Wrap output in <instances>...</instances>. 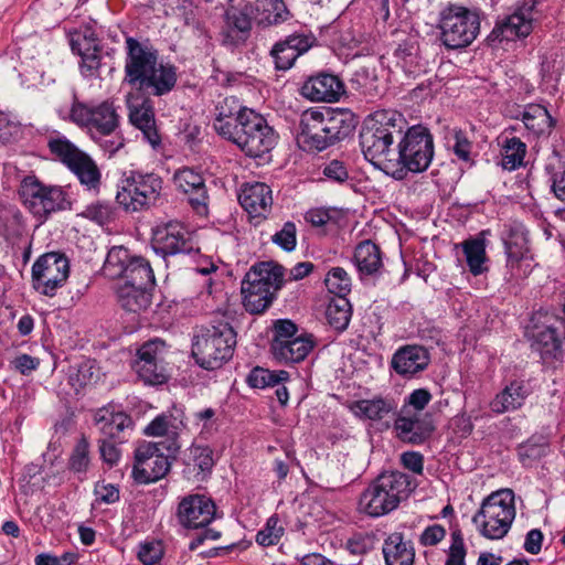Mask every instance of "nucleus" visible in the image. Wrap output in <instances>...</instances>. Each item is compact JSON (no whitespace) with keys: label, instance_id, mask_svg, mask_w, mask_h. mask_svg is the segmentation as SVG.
Instances as JSON below:
<instances>
[{"label":"nucleus","instance_id":"obj_1","mask_svg":"<svg viewBox=\"0 0 565 565\" xmlns=\"http://www.w3.org/2000/svg\"><path fill=\"white\" fill-rule=\"evenodd\" d=\"M407 126L404 116L396 110H377L364 120L360 134V145L364 157L376 168L383 170H393L396 161H392L393 141L396 137H402Z\"/></svg>","mask_w":565,"mask_h":565},{"label":"nucleus","instance_id":"obj_2","mask_svg":"<svg viewBox=\"0 0 565 565\" xmlns=\"http://www.w3.org/2000/svg\"><path fill=\"white\" fill-rule=\"evenodd\" d=\"M414 487L411 477L404 472H384L363 490L359 510L372 518L386 515L408 498Z\"/></svg>","mask_w":565,"mask_h":565},{"label":"nucleus","instance_id":"obj_3","mask_svg":"<svg viewBox=\"0 0 565 565\" xmlns=\"http://www.w3.org/2000/svg\"><path fill=\"white\" fill-rule=\"evenodd\" d=\"M402 136L397 152L392 154V161H396L397 166L386 172L396 180L404 179L407 172L426 171L434 157V139L426 127H406Z\"/></svg>","mask_w":565,"mask_h":565},{"label":"nucleus","instance_id":"obj_4","mask_svg":"<svg viewBox=\"0 0 565 565\" xmlns=\"http://www.w3.org/2000/svg\"><path fill=\"white\" fill-rule=\"evenodd\" d=\"M163 180L153 172L129 171L118 184L116 202L126 212L137 213L157 206L162 198Z\"/></svg>","mask_w":565,"mask_h":565},{"label":"nucleus","instance_id":"obj_5","mask_svg":"<svg viewBox=\"0 0 565 565\" xmlns=\"http://www.w3.org/2000/svg\"><path fill=\"white\" fill-rule=\"evenodd\" d=\"M235 344L234 328L227 321H220L194 337L192 355L201 367L215 370L232 358Z\"/></svg>","mask_w":565,"mask_h":565},{"label":"nucleus","instance_id":"obj_6","mask_svg":"<svg viewBox=\"0 0 565 565\" xmlns=\"http://www.w3.org/2000/svg\"><path fill=\"white\" fill-rule=\"evenodd\" d=\"M514 518V493L510 489H501L482 501L472 522L482 536L500 540L508 534Z\"/></svg>","mask_w":565,"mask_h":565},{"label":"nucleus","instance_id":"obj_7","mask_svg":"<svg viewBox=\"0 0 565 565\" xmlns=\"http://www.w3.org/2000/svg\"><path fill=\"white\" fill-rule=\"evenodd\" d=\"M278 135L259 114L244 111L239 126L227 139L235 143L246 156L260 158L270 152L277 143Z\"/></svg>","mask_w":565,"mask_h":565},{"label":"nucleus","instance_id":"obj_8","mask_svg":"<svg viewBox=\"0 0 565 565\" xmlns=\"http://www.w3.org/2000/svg\"><path fill=\"white\" fill-rule=\"evenodd\" d=\"M280 267L263 263L254 266L242 282L243 305L250 313H262L271 303L274 294L280 288Z\"/></svg>","mask_w":565,"mask_h":565},{"label":"nucleus","instance_id":"obj_9","mask_svg":"<svg viewBox=\"0 0 565 565\" xmlns=\"http://www.w3.org/2000/svg\"><path fill=\"white\" fill-rule=\"evenodd\" d=\"M439 29L443 44L456 50L472 43L479 33L480 21L468 8L450 3L440 11Z\"/></svg>","mask_w":565,"mask_h":565},{"label":"nucleus","instance_id":"obj_10","mask_svg":"<svg viewBox=\"0 0 565 565\" xmlns=\"http://www.w3.org/2000/svg\"><path fill=\"white\" fill-rule=\"evenodd\" d=\"M19 193L25 207L40 220H44L51 213L64 210L68 205L65 192L61 186L45 185L35 177L24 178Z\"/></svg>","mask_w":565,"mask_h":565},{"label":"nucleus","instance_id":"obj_11","mask_svg":"<svg viewBox=\"0 0 565 565\" xmlns=\"http://www.w3.org/2000/svg\"><path fill=\"white\" fill-rule=\"evenodd\" d=\"M49 148L77 177L87 190L98 191L100 171L95 161L65 138L50 140Z\"/></svg>","mask_w":565,"mask_h":565},{"label":"nucleus","instance_id":"obj_12","mask_svg":"<svg viewBox=\"0 0 565 565\" xmlns=\"http://www.w3.org/2000/svg\"><path fill=\"white\" fill-rule=\"evenodd\" d=\"M119 115L109 100L96 106H89L75 99L68 113V119L81 128L87 129L92 135H113L119 126Z\"/></svg>","mask_w":565,"mask_h":565},{"label":"nucleus","instance_id":"obj_13","mask_svg":"<svg viewBox=\"0 0 565 565\" xmlns=\"http://www.w3.org/2000/svg\"><path fill=\"white\" fill-rule=\"evenodd\" d=\"M70 275V262L60 253L52 252L40 256L32 265L33 288L47 297L56 295Z\"/></svg>","mask_w":565,"mask_h":565},{"label":"nucleus","instance_id":"obj_14","mask_svg":"<svg viewBox=\"0 0 565 565\" xmlns=\"http://www.w3.org/2000/svg\"><path fill=\"white\" fill-rule=\"evenodd\" d=\"M151 243L153 250L163 257L199 250L191 232L175 220L158 223L152 228Z\"/></svg>","mask_w":565,"mask_h":565},{"label":"nucleus","instance_id":"obj_15","mask_svg":"<svg viewBox=\"0 0 565 565\" xmlns=\"http://www.w3.org/2000/svg\"><path fill=\"white\" fill-rule=\"evenodd\" d=\"M160 445L143 441L135 450L132 477L138 483L156 482L170 470L169 457L161 452Z\"/></svg>","mask_w":565,"mask_h":565},{"label":"nucleus","instance_id":"obj_16","mask_svg":"<svg viewBox=\"0 0 565 565\" xmlns=\"http://www.w3.org/2000/svg\"><path fill=\"white\" fill-rule=\"evenodd\" d=\"M125 82L135 86L141 79H149L159 63L157 51L134 38L126 39Z\"/></svg>","mask_w":565,"mask_h":565},{"label":"nucleus","instance_id":"obj_17","mask_svg":"<svg viewBox=\"0 0 565 565\" xmlns=\"http://www.w3.org/2000/svg\"><path fill=\"white\" fill-rule=\"evenodd\" d=\"M216 516L215 503L203 494L184 497L177 510L179 523L186 529L207 526Z\"/></svg>","mask_w":565,"mask_h":565},{"label":"nucleus","instance_id":"obj_18","mask_svg":"<svg viewBox=\"0 0 565 565\" xmlns=\"http://www.w3.org/2000/svg\"><path fill=\"white\" fill-rule=\"evenodd\" d=\"M184 429V413L181 408L173 407L153 418L143 433L147 436L167 437L164 447L170 454H174L181 448L179 439Z\"/></svg>","mask_w":565,"mask_h":565},{"label":"nucleus","instance_id":"obj_19","mask_svg":"<svg viewBox=\"0 0 565 565\" xmlns=\"http://www.w3.org/2000/svg\"><path fill=\"white\" fill-rule=\"evenodd\" d=\"M535 19L534 3L525 1L515 11L498 22L490 34L492 41H513L527 36L533 29Z\"/></svg>","mask_w":565,"mask_h":565},{"label":"nucleus","instance_id":"obj_20","mask_svg":"<svg viewBox=\"0 0 565 565\" xmlns=\"http://www.w3.org/2000/svg\"><path fill=\"white\" fill-rule=\"evenodd\" d=\"M94 423L103 438L119 444L126 441L134 430L132 418L113 405L98 408L94 414Z\"/></svg>","mask_w":565,"mask_h":565},{"label":"nucleus","instance_id":"obj_21","mask_svg":"<svg viewBox=\"0 0 565 565\" xmlns=\"http://www.w3.org/2000/svg\"><path fill=\"white\" fill-rule=\"evenodd\" d=\"M175 188L188 196L192 209L200 215L207 213L209 195L203 177L190 168H183L173 174Z\"/></svg>","mask_w":565,"mask_h":565},{"label":"nucleus","instance_id":"obj_22","mask_svg":"<svg viewBox=\"0 0 565 565\" xmlns=\"http://www.w3.org/2000/svg\"><path fill=\"white\" fill-rule=\"evenodd\" d=\"M397 437L408 444L419 445L427 440L435 429L428 416L422 417L417 413L402 407L394 423Z\"/></svg>","mask_w":565,"mask_h":565},{"label":"nucleus","instance_id":"obj_23","mask_svg":"<svg viewBox=\"0 0 565 565\" xmlns=\"http://www.w3.org/2000/svg\"><path fill=\"white\" fill-rule=\"evenodd\" d=\"M326 128L318 110H307L301 115L299 122V132L297 135L298 145L308 151H321L331 146Z\"/></svg>","mask_w":565,"mask_h":565},{"label":"nucleus","instance_id":"obj_24","mask_svg":"<svg viewBox=\"0 0 565 565\" xmlns=\"http://www.w3.org/2000/svg\"><path fill=\"white\" fill-rule=\"evenodd\" d=\"M127 106L129 109L130 122L138 128L143 138L153 147L160 145L161 137L157 129L154 111L151 103L148 99H143L138 103V97L130 93L126 97Z\"/></svg>","mask_w":565,"mask_h":565},{"label":"nucleus","instance_id":"obj_25","mask_svg":"<svg viewBox=\"0 0 565 565\" xmlns=\"http://www.w3.org/2000/svg\"><path fill=\"white\" fill-rule=\"evenodd\" d=\"M344 92L342 81L338 76L328 73L310 77L301 87L302 96L312 102H338Z\"/></svg>","mask_w":565,"mask_h":565},{"label":"nucleus","instance_id":"obj_26","mask_svg":"<svg viewBox=\"0 0 565 565\" xmlns=\"http://www.w3.org/2000/svg\"><path fill=\"white\" fill-rule=\"evenodd\" d=\"M252 110L243 107L236 97H225L215 105L213 128L221 137L227 140L239 126L242 114Z\"/></svg>","mask_w":565,"mask_h":565},{"label":"nucleus","instance_id":"obj_27","mask_svg":"<svg viewBox=\"0 0 565 565\" xmlns=\"http://www.w3.org/2000/svg\"><path fill=\"white\" fill-rule=\"evenodd\" d=\"M529 385L523 380H513L490 401L489 407L497 415L520 409L529 395Z\"/></svg>","mask_w":565,"mask_h":565},{"label":"nucleus","instance_id":"obj_28","mask_svg":"<svg viewBox=\"0 0 565 565\" xmlns=\"http://www.w3.org/2000/svg\"><path fill=\"white\" fill-rule=\"evenodd\" d=\"M238 200L241 205L252 217L265 218L273 206L271 190L267 184L262 182L246 184Z\"/></svg>","mask_w":565,"mask_h":565},{"label":"nucleus","instance_id":"obj_29","mask_svg":"<svg viewBox=\"0 0 565 565\" xmlns=\"http://www.w3.org/2000/svg\"><path fill=\"white\" fill-rule=\"evenodd\" d=\"M429 364V353L420 345H406L399 349L392 359L396 373L405 376L414 375L425 370Z\"/></svg>","mask_w":565,"mask_h":565},{"label":"nucleus","instance_id":"obj_30","mask_svg":"<svg viewBox=\"0 0 565 565\" xmlns=\"http://www.w3.org/2000/svg\"><path fill=\"white\" fill-rule=\"evenodd\" d=\"M328 138L333 145L335 141L341 140L349 136L354 129V119L351 111L347 109H324L318 110Z\"/></svg>","mask_w":565,"mask_h":565},{"label":"nucleus","instance_id":"obj_31","mask_svg":"<svg viewBox=\"0 0 565 565\" xmlns=\"http://www.w3.org/2000/svg\"><path fill=\"white\" fill-rule=\"evenodd\" d=\"M383 555L386 565H413L415 550L411 541H405L402 533L390 534L383 543Z\"/></svg>","mask_w":565,"mask_h":565},{"label":"nucleus","instance_id":"obj_32","mask_svg":"<svg viewBox=\"0 0 565 565\" xmlns=\"http://www.w3.org/2000/svg\"><path fill=\"white\" fill-rule=\"evenodd\" d=\"M184 463L185 477L202 481L214 466L213 451L205 446H192L185 455Z\"/></svg>","mask_w":565,"mask_h":565},{"label":"nucleus","instance_id":"obj_33","mask_svg":"<svg viewBox=\"0 0 565 565\" xmlns=\"http://www.w3.org/2000/svg\"><path fill=\"white\" fill-rule=\"evenodd\" d=\"M315 347L312 334L302 333L271 349L274 356L287 363H298L307 358Z\"/></svg>","mask_w":565,"mask_h":565},{"label":"nucleus","instance_id":"obj_34","mask_svg":"<svg viewBox=\"0 0 565 565\" xmlns=\"http://www.w3.org/2000/svg\"><path fill=\"white\" fill-rule=\"evenodd\" d=\"M533 348L540 353L546 364L561 362L563 359L562 342L556 329L546 327L534 335Z\"/></svg>","mask_w":565,"mask_h":565},{"label":"nucleus","instance_id":"obj_35","mask_svg":"<svg viewBox=\"0 0 565 565\" xmlns=\"http://www.w3.org/2000/svg\"><path fill=\"white\" fill-rule=\"evenodd\" d=\"M149 79H141L136 87L139 89H151L156 96L169 93L177 83L175 67L170 64L158 63L153 67Z\"/></svg>","mask_w":565,"mask_h":565},{"label":"nucleus","instance_id":"obj_36","mask_svg":"<svg viewBox=\"0 0 565 565\" xmlns=\"http://www.w3.org/2000/svg\"><path fill=\"white\" fill-rule=\"evenodd\" d=\"M461 248L469 271L473 276H479L488 270L486 242L481 237H471L462 243L456 245V248Z\"/></svg>","mask_w":565,"mask_h":565},{"label":"nucleus","instance_id":"obj_37","mask_svg":"<svg viewBox=\"0 0 565 565\" xmlns=\"http://www.w3.org/2000/svg\"><path fill=\"white\" fill-rule=\"evenodd\" d=\"M117 298L121 308L130 312L145 310L151 303L150 289L136 285L121 284L117 289Z\"/></svg>","mask_w":565,"mask_h":565},{"label":"nucleus","instance_id":"obj_38","mask_svg":"<svg viewBox=\"0 0 565 565\" xmlns=\"http://www.w3.org/2000/svg\"><path fill=\"white\" fill-rule=\"evenodd\" d=\"M522 120L525 127L535 136L550 135L554 126V119L547 109L539 104H530L525 107Z\"/></svg>","mask_w":565,"mask_h":565},{"label":"nucleus","instance_id":"obj_39","mask_svg":"<svg viewBox=\"0 0 565 565\" xmlns=\"http://www.w3.org/2000/svg\"><path fill=\"white\" fill-rule=\"evenodd\" d=\"M395 408L394 401L387 398L361 399L354 402L351 406L355 416L370 420H381L394 412Z\"/></svg>","mask_w":565,"mask_h":565},{"label":"nucleus","instance_id":"obj_40","mask_svg":"<svg viewBox=\"0 0 565 565\" xmlns=\"http://www.w3.org/2000/svg\"><path fill=\"white\" fill-rule=\"evenodd\" d=\"M125 285H136L151 289L154 285V274L148 260L140 256H134L122 276Z\"/></svg>","mask_w":565,"mask_h":565},{"label":"nucleus","instance_id":"obj_41","mask_svg":"<svg viewBox=\"0 0 565 565\" xmlns=\"http://www.w3.org/2000/svg\"><path fill=\"white\" fill-rule=\"evenodd\" d=\"M354 260L362 274L372 275L382 265L380 248L371 241H364L356 246Z\"/></svg>","mask_w":565,"mask_h":565},{"label":"nucleus","instance_id":"obj_42","mask_svg":"<svg viewBox=\"0 0 565 565\" xmlns=\"http://www.w3.org/2000/svg\"><path fill=\"white\" fill-rule=\"evenodd\" d=\"M351 315V303L347 297L331 299L326 309V319L337 331H344L348 328Z\"/></svg>","mask_w":565,"mask_h":565},{"label":"nucleus","instance_id":"obj_43","mask_svg":"<svg viewBox=\"0 0 565 565\" xmlns=\"http://www.w3.org/2000/svg\"><path fill=\"white\" fill-rule=\"evenodd\" d=\"M134 256L124 246H114L107 254L104 270L111 278H122Z\"/></svg>","mask_w":565,"mask_h":565},{"label":"nucleus","instance_id":"obj_44","mask_svg":"<svg viewBox=\"0 0 565 565\" xmlns=\"http://www.w3.org/2000/svg\"><path fill=\"white\" fill-rule=\"evenodd\" d=\"M526 146L519 138H507L502 146V167L505 170H514L522 166Z\"/></svg>","mask_w":565,"mask_h":565},{"label":"nucleus","instance_id":"obj_45","mask_svg":"<svg viewBox=\"0 0 565 565\" xmlns=\"http://www.w3.org/2000/svg\"><path fill=\"white\" fill-rule=\"evenodd\" d=\"M289 377L286 371L271 372L263 367H255L247 376V383L255 388H265L275 386L285 382Z\"/></svg>","mask_w":565,"mask_h":565},{"label":"nucleus","instance_id":"obj_46","mask_svg":"<svg viewBox=\"0 0 565 565\" xmlns=\"http://www.w3.org/2000/svg\"><path fill=\"white\" fill-rule=\"evenodd\" d=\"M508 266L512 269L526 259L529 253L527 239L524 234H511L504 242Z\"/></svg>","mask_w":565,"mask_h":565},{"label":"nucleus","instance_id":"obj_47","mask_svg":"<svg viewBox=\"0 0 565 565\" xmlns=\"http://www.w3.org/2000/svg\"><path fill=\"white\" fill-rule=\"evenodd\" d=\"M324 284L327 289L337 297H345L351 290V278L341 267L331 268Z\"/></svg>","mask_w":565,"mask_h":565},{"label":"nucleus","instance_id":"obj_48","mask_svg":"<svg viewBox=\"0 0 565 565\" xmlns=\"http://www.w3.org/2000/svg\"><path fill=\"white\" fill-rule=\"evenodd\" d=\"M136 372L146 384H161L167 379L162 363L150 360H137Z\"/></svg>","mask_w":565,"mask_h":565},{"label":"nucleus","instance_id":"obj_49","mask_svg":"<svg viewBox=\"0 0 565 565\" xmlns=\"http://www.w3.org/2000/svg\"><path fill=\"white\" fill-rule=\"evenodd\" d=\"M274 337L271 340L270 349L276 348L278 343H286L288 340L297 338L298 328L289 319H279L274 322L273 327Z\"/></svg>","mask_w":565,"mask_h":565},{"label":"nucleus","instance_id":"obj_50","mask_svg":"<svg viewBox=\"0 0 565 565\" xmlns=\"http://www.w3.org/2000/svg\"><path fill=\"white\" fill-rule=\"evenodd\" d=\"M278 523L279 521L276 516H270L267 520L266 526L257 533L256 542L262 546L277 544L284 534V529Z\"/></svg>","mask_w":565,"mask_h":565},{"label":"nucleus","instance_id":"obj_51","mask_svg":"<svg viewBox=\"0 0 565 565\" xmlns=\"http://www.w3.org/2000/svg\"><path fill=\"white\" fill-rule=\"evenodd\" d=\"M271 56L274 57L276 68L286 71L294 65L299 55L295 50L288 46L287 43L281 41L276 43L273 47Z\"/></svg>","mask_w":565,"mask_h":565},{"label":"nucleus","instance_id":"obj_52","mask_svg":"<svg viewBox=\"0 0 565 565\" xmlns=\"http://www.w3.org/2000/svg\"><path fill=\"white\" fill-rule=\"evenodd\" d=\"M467 550L465 546L462 534L459 530L451 533V544L448 550L447 561L445 565H466Z\"/></svg>","mask_w":565,"mask_h":565},{"label":"nucleus","instance_id":"obj_53","mask_svg":"<svg viewBox=\"0 0 565 565\" xmlns=\"http://www.w3.org/2000/svg\"><path fill=\"white\" fill-rule=\"evenodd\" d=\"M82 215L86 218H89L97 224H106L114 216L113 206L106 202H96L93 203L83 211Z\"/></svg>","mask_w":565,"mask_h":565},{"label":"nucleus","instance_id":"obj_54","mask_svg":"<svg viewBox=\"0 0 565 565\" xmlns=\"http://www.w3.org/2000/svg\"><path fill=\"white\" fill-rule=\"evenodd\" d=\"M264 11L268 12L267 21L269 24L284 22L289 17V11L284 0H259Z\"/></svg>","mask_w":565,"mask_h":565},{"label":"nucleus","instance_id":"obj_55","mask_svg":"<svg viewBox=\"0 0 565 565\" xmlns=\"http://www.w3.org/2000/svg\"><path fill=\"white\" fill-rule=\"evenodd\" d=\"M273 242L286 252L294 250L297 244L295 223L286 222L282 228L273 236Z\"/></svg>","mask_w":565,"mask_h":565},{"label":"nucleus","instance_id":"obj_56","mask_svg":"<svg viewBox=\"0 0 565 565\" xmlns=\"http://www.w3.org/2000/svg\"><path fill=\"white\" fill-rule=\"evenodd\" d=\"M164 350V341L160 339L150 340L138 350V360H150L152 362L162 363Z\"/></svg>","mask_w":565,"mask_h":565},{"label":"nucleus","instance_id":"obj_57","mask_svg":"<svg viewBox=\"0 0 565 565\" xmlns=\"http://www.w3.org/2000/svg\"><path fill=\"white\" fill-rule=\"evenodd\" d=\"M163 556V548L160 542H147L139 546L138 558L145 565H154Z\"/></svg>","mask_w":565,"mask_h":565},{"label":"nucleus","instance_id":"obj_58","mask_svg":"<svg viewBox=\"0 0 565 565\" xmlns=\"http://www.w3.org/2000/svg\"><path fill=\"white\" fill-rule=\"evenodd\" d=\"M85 42L88 47L82 50L81 44H77L75 41H73L72 50L82 56V63L84 67L89 71L97 70L99 66V50L95 44L90 45V43H88L86 40Z\"/></svg>","mask_w":565,"mask_h":565},{"label":"nucleus","instance_id":"obj_59","mask_svg":"<svg viewBox=\"0 0 565 565\" xmlns=\"http://www.w3.org/2000/svg\"><path fill=\"white\" fill-rule=\"evenodd\" d=\"M88 462V443L85 439H81L71 456L70 467L72 470L81 472L87 468Z\"/></svg>","mask_w":565,"mask_h":565},{"label":"nucleus","instance_id":"obj_60","mask_svg":"<svg viewBox=\"0 0 565 565\" xmlns=\"http://www.w3.org/2000/svg\"><path fill=\"white\" fill-rule=\"evenodd\" d=\"M117 444L119 443L113 439H106L103 437L98 439L102 459L109 466L116 465L120 458V450L117 447Z\"/></svg>","mask_w":565,"mask_h":565},{"label":"nucleus","instance_id":"obj_61","mask_svg":"<svg viewBox=\"0 0 565 565\" xmlns=\"http://www.w3.org/2000/svg\"><path fill=\"white\" fill-rule=\"evenodd\" d=\"M431 397L430 392L426 388L414 390L406 398L403 407H406V409L412 407L416 412H422L429 404Z\"/></svg>","mask_w":565,"mask_h":565},{"label":"nucleus","instance_id":"obj_62","mask_svg":"<svg viewBox=\"0 0 565 565\" xmlns=\"http://www.w3.org/2000/svg\"><path fill=\"white\" fill-rule=\"evenodd\" d=\"M446 536V530L439 524H434L424 530L419 536V543L423 546H434L441 542Z\"/></svg>","mask_w":565,"mask_h":565},{"label":"nucleus","instance_id":"obj_63","mask_svg":"<svg viewBox=\"0 0 565 565\" xmlns=\"http://www.w3.org/2000/svg\"><path fill=\"white\" fill-rule=\"evenodd\" d=\"M323 174L338 183H343L349 179V172L344 163L339 160H332L323 168Z\"/></svg>","mask_w":565,"mask_h":565},{"label":"nucleus","instance_id":"obj_64","mask_svg":"<svg viewBox=\"0 0 565 565\" xmlns=\"http://www.w3.org/2000/svg\"><path fill=\"white\" fill-rule=\"evenodd\" d=\"M455 145L452 147L455 154L463 160L468 161L470 158L471 142L468 140L463 131L455 130L454 132Z\"/></svg>","mask_w":565,"mask_h":565}]
</instances>
